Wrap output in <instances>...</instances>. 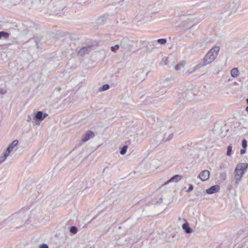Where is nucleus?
Here are the masks:
<instances>
[{
  "instance_id": "nucleus-1",
  "label": "nucleus",
  "mask_w": 248,
  "mask_h": 248,
  "mask_svg": "<svg viewBox=\"0 0 248 248\" xmlns=\"http://www.w3.org/2000/svg\"><path fill=\"white\" fill-rule=\"evenodd\" d=\"M219 50V47L218 46H214L212 48L204 57L203 59V63L202 64L200 63L197 64L194 68V69L192 72H188L187 71L186 72L185 74L189 75L191 73L196 71L197 69H199L202 66H205L208 64L211 63L217 56Z\"/></svg>"
},
{
  "instance_id": "nucleus-2",
  "label": "nucleus",
  "mask_w": 248,
  "mask_h": 248,
  "mask_svg": "<svg viewBox=\"0 0 248 248\" xmlns=\"http://www.w3.org/2000/svg\"><path fill=\"white\" fill-rule=\"evenodd\" d=\"M248 168V164L246 163H240L238 164L235 169V185H238L241 178Z\"/></svg>"
},
{
  "instance_id": "nucleus-3",
  "label": "nucleus",
  "mask_w": 248,
  "mask_h": 248,
  "mask_svg": "<svg viewBox=\"0 0 248 248\" xmlns=\"http://www.w3.org/2000/svg\"><path fill=\"white\" fill-rule=\"evenodd\" d=\"M119 45L123 51H130L133 48V45L130 44V41L127 38H124Z\"/></svg>"
},
{
  "instance_id": "nucleus-4",
  "label": "nucleus",
  "mask_w": 248,
  "mask_h": 248,
  "mask_svg": "<svg viewBox=\"0 0 248 248\" xmlns=\"http://www.w3.org/2000/svg\"><path fill=\"white\" fill-rule=\"evenodd\" d=\"M25 218V215L23 213H15L8 218V220L11 221L15 220L17 222L22 223L23 218Z\"/></svg>"
},
{
  "instance_id": "nucleus-5",
  "label": "nucleus",
  "mask_w": 248,
  "mask_h": 248,
  "mask_svg": "<svg viewBox=\"0 0 248 248\" xmlns=\"http://www.w3.org/2000/svg\"><path fill=\"white\" fill-rule=\"evenodd\" d=\"M93 50L92 46H88L81 47L78 51V54L81 57L84 56L85 55L88 54Z\"/></svg>"
},
{
  "instance_id": "nucleus-6",
  "label": "nucleus",
  "mask_w": 248,
  "mask_h": 248,
  "mask_svg": "<svg viewBox=\"0 0 248 248\" xmlns=\"http://www.w3.org/2000/svg\"><path fill=\"white\" fill-rule=\"evenodd\" d=\"M193 19L192 16H190L186 20H183L182 23L183 28L185 29L191 28L193 26V24H191L192 22L194 21Z\"/></svg>"
},
{
  "instance_id": "nucleus-7",
  "label": "nucleus",
  "mask_w": 248,
  "mask_h": 248,
  "mask_svg": "<svg viewBox=\"0 0 248 248\" xmlns=\"http://www.w3.org/2000/svg\"><path fill=\"white\" fill-rule=\"evenodd\" d=\"M94 137V134L93 132L88 130L82 136L81 140L83 142H86L90 139Z\"/></svg>"
},
{
  "instance_id": "nucleus-8",
  "label": "nucleus",
  "mask_w": 248,
  "mask_h": 248,
  "mask_svg": "<svg viewBox=\"0 0 248 248\" xmlns=\"http://www.w3.org/2000/svg\"><path fill=\"white\" fill-rule=\"evenodd\" d=\"M47 115V113L39 111L35 114L34 119L36 121L39 122L44 120Z\"/></svg>"
},
{
  "instance_id": "nucleus-9",
  "label": "nucleus",
  "mask_w": 248,
  "mask_h": 248,
  "mask_svg": "<svg viewBox=\"0 0 248 248\" xmlns=\"http://www.w3.org/2000/svg\"><path fill=\"white\" fill-rule=\"evenodd\" d=\"M209 176L210 172L208 170H204L200 173L198 177L202 181H205L209 179Z\"/></svg>"
},
{
  "instance_id": "nucleus-10",
  "label": "nucleus",
  "mask_w": 248,
  "mask_h": 248,
  "mask_svg": "<svg viewBox=\"0 0 248 248\" xmlns=\"http://www.w3.org/2000/svg\"><path fill=\"white\" fill-rule=\"evenodd\" d=\"M53 5L54 6V12H58L62 9H63L64 7V4L62 3V1L61 0H58L57 1L53 2Z\"/></svg>"
},
{
  "instance_id": "nucleus-11",
  "label": "nucleus",
  "mask_w": 248,
  "mask_h": 248,
  "mask_svg": "<svg viewBox=\"0 0 248 248\" xmlns=\"http://www.w3.org/2000/svg\"><path fill=\"white\" fill-rule=\"evenodd\" d=\"M53 174V170H48L45 174L43 175L42 178L43 180H45L46 181H49L52 178Z\"/></svg>"
},
{
  "instance_id": "nucleus-12",
  "label": "nucleus",
  "mask_w": 248,
  "mask_h": 248,
  "mask_svg": "<svg viewBox=\"0 0 248 248\" xmlns=\"http://www.w3.org/2000/svg\"><path fill=\"white\" fill-rule=\"evenodd\" d=\"M185 63L186 62L185 61H181L176 66H175V70L178 72H184Z\"/></svg>"
},
{
  "instance_id": "nucleus-13",
  "label": "nucleus",
  "mask_w": 248,
  "mask_h": 248,
  "mask_svg": "<svg viewBox=\"0 0 248 248\" xmlns=\"http://www.w3.org/2000/svg\"><path fill=\"white\" fill-rule=\"evenodd\" d=\"M18 140H14L9 146V147L7 148V150H6V152L9 155V154L12 152L13 148L16 147L17 144H18Z\"/></svg>"
},
{
  "instance_id": "nucleus-14",
  "label": "nucleus",
  "mask_w": 248,
  "mask_h": 248,
  "mask_svg": "<svg viewBox=\"0 0 248 248\" xmlns=\"http://www.w3.org/2000/svg\"><path fill=\"white\" fill-rule=\"evenodd\" d=\"M194 115L195 118L200 120L204 119L206 117L207 114L204 111H199L195 113Z\"/></svg>"
},
{
  "instance_id": "nucleus-15",
  "label": "nucleus",
  "mask_w": 248,
  "mask_h": 248,
  "mask_svg": "<svg viewBox=\"0 0 248 248\" xmlns=\"http://www.w3.org/2000/svg\"><path fill=\"white\" fill-rule=\"evenodd\" d=\"M220 187H210L206 190V192L208 194L215 193L219 191Z\"/></svg>"
},
{
  "instance_id": "nucleus-16",
  "label": "nucleus",
  "mask_w": 248,
  "mask_h": 248,
  "mask_svg": "<svg viewBox=\"0 0 248 248\" xmlns=\"http://www.w3.org/2000/svg\"><path fill=\"white\" fill-rule=\"evenodd\" d=\"M182 228L186 233H190L192 232V230L190 228L187 223H184Z\"/></svg>"
},
{
  "instance_id": "nucleus-17",
  "label": "nucleus",
  "mask_w": 248,
  "mask_h": 248,
  "mask_svg": "<svg viewBox=\"0 0 248 248\" xmlns=\"http://www.w3.org/2000/svg\"><path fill=\"white\" fill-rule=\"evenodd\" d=\"M239 71L237 68H233L231 71V75L232 77L235 78L238 76Z\"/></svg>"
},
{
  "instance_id": "nucleus-18",
  "label": "nucleus",
  "mask_w": 248,
  "mask_h": 248,
  "mask_svg": "<svg viewBox=\"0 0 248 248\" xmlns=\"http://www.w3.org/2000/svg\"><path fill=\"white\" fill-rule=\"evenodd\" d=\"M169 56H165L164 57L162 60L160 62V65H167L169 63Z\"/></svg>"
},
{
  "instance_id": "nucleus-19",
  "label": "nucleus",
  "mask_w": 248,
  "mask_h": 248,
  "mask_svg": "<svg viewBox=\"0 0 248 248\" xmlns=\"http://www.w3.org/2000/svg\"><path fill=\"white\" fill-rule=\"evenodd\" d=\"M155 42H156L157 44V45H164L167 43V39L165 38H161L158 39L157 40H155Z\"/></svg>"
},
{
  "instance_id": "nucleus-20",
  "label": "nucleus",
  "mask_w": 248,
  "mask_h": 248,
  "mask_svg": "<svg viewBox=\"0 0 248 248\" xmlns=\"http://www.w3.org/2000/svg\"><path fill=\"white\" fill-rule=\"evenodd\" d=\"M9 33L4 31H0V39L2 38L7 39L9 37Z\"/></svg>"
},
{
  "instance_id": "nucleus-21",
  "label": "nucleus",
  "mask_w": 248,
  "mask_h": 248,
  "mask_svg": "<svg viewBox=\"0 0 248 248\" xmlns=\"http://www.w3.org/2000/svg\"><path fill=\"white\" fill-rule=\"evenodd\" d=\"M170 79L169 78H167L163 80L162 82V85L163 86L166 87L170 85Z\"/></svg>"
},
{
  "instance_id": "nucleus-22",
  "label": "nucleus",
  "mask_w": 248,
  "mask_h": 248,
  "mask_svg": "<svg viewBox=\"0 0 248 248\" xmlns=\"http://www.w3.org/2000/svg\"><path fill=\"white\" fill-rule=\"evenodd\" d=\"M70 232L72 234H76L78 232V228L75 226H72L70 228Z\"/></svg>"
},
{
  "instance_id": "nucleus-23",
  "label": "nucleus",
  "mask_w": 248,
  "mask_h": 248,
  "mask_svg": "<svg viewBox=\"0 0 248 248\" xmlns=\"http://www.w3.org/2000/svg\"><path fill=\"white\" fill-rule=\"evenodd\" d=\"M109 88V85L108 84H106L102 86L100 89L99 91L102 92L108 90Z\"/></svg>"
},
{
  "instance_id": "nucleus-24",
  "label": "nucleus",
  "mask_w": 248,
  "mask_h": 248,
  "mask_svg": "<svg viewBox=\"0 0 248 248\" xmlns=\"http://www.w3.org/2000/svg\"><path fill=\"white\" fill-rule=\"evenodd\" d=\"M8 155L9 154L5 152L3 154V155L0 157V164L2 163L6 159Z\"/></svg>"
},
{
  "instance_id": "nucleus-25",
  "label": "nucleus",
  "mask_w": 248,
  "mask_h": 248,
  "mask_svg": "<svg viewBox=\"0 0 248 248\" xmlns=\"http://www.w3.org/2000/svg\"><path fill=\"white\" fill-rule=\"evenodd\" d=\"M152 44L150 45L152 49L158 48L160 47L159 45H157V43L155 42V40L152 42Z\"/></svg>"
},
{
  "instance_id": "nucleus-26",
  "label": "nucleus",
  "mask_w": 248,
  "mask_h": 248,
  "mask_svg": "<svg viewBox=\"0 0 248 248\" xmlns=\"http://www.w3.org/2000/svg\"><path fill=\"white\" fill-rule=\"evenodd\" d=\"M120 48V45L117 44L115 46H111L110 49L112 51L114 52H116L117 50H118Z\"/></svg>"
},
{
  "instance_id": "nucleus-27",
  "label": "nucleus",
  "mask_w": 248,
  "mask_h": 248,
  "mask_svg": "<svg viewBox=\"0 0 248 248\" xmlns=\"http://www.w3.org/2000/svg\"><path fill=\"white\" fill-rule=\"evenodd\" d=\"M181 179V176L179 175H175V176L171 177V182L175 181L176 182L180 180Z\"/></svg>"
},
{
  "instance_id": "nucleus-28",
  "label": "nucleus",
  "mask_w": 248,
  "mask_h": 248,
  "mask_svg": "<svg viewBox=\"0 0 248 248\" xmlns=\"http://www.w3.org/2000/svg\"><path fill=\"white\" fill-rule=\"evenodd\" d=\"M232 151V146L230 145L227 147L226 155L227 156H230L231 155Z\"/></svg>"
},
{
  "instance_id": "nucleus-29",
  "label": "nucleus",
  "mask_w": 248,
  "mask_h": 248,
  "mask_svg": "<svg viewBox=\"0 0 248 248\" xmlns=\"http://www.w3.org/2000/svg\"><path fill=\"white\" fill-rule=\"evenodd\" d=\"M127 149V145L124 146L121 149L120 154L122 155H124L126 152Z\"/></svg>"
},
{
  "instance_id": "nucleus-30",
  "label": "nucleus",
  "mask_w": 248,
  "mask_h": 248,
  "mask_svg": "<svg viewBox=\"0 0 248 248\" xmlns=\"http://www.w3.org/2000/svg\"><path fill=\"white\" fill-rule=\"evenodd\" d=\"M242 146L243 148H246L247 147V141L246 139H243L242 141Z\"/></svg>"
},
{
  "instance_id": "nucleus-31",
  "label": "nucleus",
  "mask_w": 248,
  "mask_h": 248,
  "mask_svg": "<svg viewBox=\"0 0 248 248\" xmlns=\"http://www.w3.org/2000/svg\"><path fill=\"white\" fill-rule=\"evenodd\" d=\"M124 0H115V1L113 2L114 5H117V4H120L121 5H123V3Z\"/></svg>"
},
{
  "instance_id": "nucleus-32",
  "label": "nucleus",
  "mask_w": 248,
  "mask_h": 248,
  "mask_svg": "<svg viewBox=\"0 0 248 248\" xmlns=\"http://www.w3.org/2000/svg\"><path fill=\"white\" fill-rule=\"evenodd\" d=\"M219 177L221 180L223 181L226 179V174L225 173H220L219 174Z\"/></svg>"
},
{
  "instance_id": "nucleus-33",
  "label": "nucleus",
  "mask_w": 248,
  "mask_h": 248,
  "mask_svg": "<svg viewBox=\"0 0 248 248\" xmlns=\"http://www.w3.org/2000/svg\"><path fill=\"white\" fill-rule=\"evenodd\" d=\"M39 248H48V247L46 244H43L40 245Z\"/></svg>"
},
{
  "instance_id": "nucleus-34",
  "label": "nucleus",
  "mask_w": 248,
  "mask_h": 248,
  "mask_svg": "<svg viewBox=\"0 0 248 248\" xmlns=\"http://www.w3.org/2000/svg\"><path fill=\"white\" fill-rule=\"evenodd\" d=\"M246 148H243V149H241L240 150V154L243 155V154H245L246 153Z\"/></svg>"
},
{
  "instance_id": "nucleus-35",
  "label": "nucleus",
  "mask_w": 248,
  "mask_h": 248,
  "mask_svg": "<svg viewBox=\"0 0 248 248\" xmlns=\"http://www.w3.org/2000/svg\"><path fill=\"white\" fill-rule=\"evenodd\" d=\"M6 92L3 89H0V94H4Z\"/></svg>"
},
{
  "instance_id": "nucleus-36",
  "label": "nucleus",
  "mask_w": 248,
  "mask_h": 248,
  "mask_svg": "<svg viewBox=\"0 0 248 248\" xmlns=\"http://www.w3.org/2000/svg\"><path fill=\"white\" fill-rule=\"evenodd\" d=\"M193 187H189V188L186 190V191L187 192H189L191 191L192 190H193Z\"/></svg>"
},
{
  "instance_id": "nucleus-37",
  "label": "nucleus",
  "mask_w": 248,
  "mask_h": 248,
  "mask_svg": "<svg viewBox=\"0 0 248 248\" xmlns=\"http://www.w3.org/2000/svg\"><path fill=\"white\" fill-rule=\"evenodd\" d=\"M170 182V179L168 180L166 182L164 183L163 184H162L161 186H164V185H166L168 184Z\"/></svg>"
},
{
  "instance_id": "nucleus-38",
  "label": "nucleus",
  "mask_w": 248,
  "mask_h": 248,
  "mask_svg": "<svg viewBox=\"0 0 248 248\" xmlns=\"http://www.w3.org/2000/svg\"><path fill=\"white\" fill-rule=\"evenodd\" d=\"M61 88L58 87L55 89V90L57 91L58 92H60L61 91Z\"/></svg>"
},
{
  "instance_id": "nucleus-39",
  "label": "nucleus",
  "mask_w": 248,
  "mask_h": 248,
  "mask_svg": "<svg viewBox=\"0 0 248 248\" xmlns=\"http://www.w3.org/2000/svg\"><path fill=\"white\" fill-rule=\"evenodd\" d=\"M173 24H174V25L175 26H179L180 25L179 24H177V23L176 22H174V21H173Z\"/></svg>"
},
{
  "instance_id": "nucleus-40",
  "label": "nucleus",
  "mask_w": 248,
  "mask_h": 248,
  "mask_svg": "<svg viewBox=\"0 0 248 248\" xmlns=\"http://www.w3.org/2000/svg\"><path fill=\"white\" fill-rule=\"evenodd\" d=\"M246 110L248 113V106L246 107Z\"/></svg>"
},
{
  "instance_id": "nucleus-41",
  "label": "nucleus",
  "mask_w": 248,
  "mask_h": 248,
  "mask_svg": "<svg viewBox=\"0 0 248 248\" xmlns=\"http://www.w3.org/2000/svg\"><path fill=\"white\" fill-rule=\"evenodd\" d=\"M184 17V16H182V17H181V18H180L179 19H180V20H182V19H183Z\"/></svg>"
},
{
  "instance_id": "nucleus-42",
  "label": "nucleus",
  "mask_w": 248,
  "mask_h": 248,
  "mask_svg": "<svg viewBox=\"0 0 248 248\" xmlns=\"http://www.w3.org/2000/svg\"><path fill=\"white\" fill-rule=\"evenodd\" d=\"M246 102L248 104V98L246 99Z\"/></svg>"
},
{
  "instance_id": "nucleus-43",
  "label": "nucleus",
  "mask_w": 248,
  "mask_h": 248,
  "mask_svg": "<svg viewBox=\"0 0 248 248\" xmlns=\"http://www.w3.org/2000/svg\"><path fill=\"white\" fill-rule=\"evenodd\" d=\"M156 203H157V202H152V204H156Z\"/></svg>"
},
{
  "instance_id": "nucleus-44",
  "label": "nucleus",
  "mask_w": 248,
  "mask_h": 248,
  "mask_svg": "<svg viewBox=\"0 0 248 248\" xmlns=\"http://www.w3.org/2000/svg\"><path fill=\"white\" fill-rule=\"evenodd\" d=\"M228 189L229 190H230L231 189V187H229V188H228Z\"/></svg>"
},
{
  "instance_id": "nucleus-45",
  "label": "nucleus",
  "mask_w": 248,
  "mask_h": 248,
  "mask_svg": "<svg viewBox=\"0 0 248 248\" xmlns=\"http://www.w3.org/2000/svg\"><path fill=\"white\" fill-rule=\"evenodd\" d=\"M189 186H193L192 185H190Z\"/></svg>"
},
{
  "instance_id": "nucleus-46",
  "label": "nucleus",
  "mask_w": 248,
  "mask_h": 248,
  "mask_svg": "<svg viewBox=\"0 0 248 248\" xmlns=\"http://www.w3.org/2000/svg\"><path fill=\"white\" fill-rule=\"evenodd\" d=\"M214 186H218L217 185H214Z\"/></svg>"
}]
</instances>
